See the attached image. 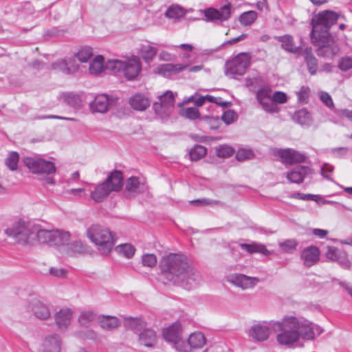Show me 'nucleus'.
<instances>
[{
	"instance_id": "1",
	"label": "nucleus",
	"mask_w": 352,
	"mask_h": 352,
	"mask_svg": "<svg viewBox=\"0 0 352 352\" xmlns=\"http://www.w3.org/2000/svg\"><path fill=\"white\" fill-rule=\"evenodd\" d=\"M159 266L167 280L186 289L195 287L200 282L199 274L188 264L187 258L183 254L170 253L163 256Z\"/></svg>"
},
{
	"instance_id": "2",
	"label": "nucleus",
	"mask_w": 352,
	"mask_h": 352,
	"mask_svg": "<svg viewBox=\"0 0 352 352\" xmlns=\"http://www.w3.org/2000/svg\"><path fill=\"white\" fill-rule=\"evenodd\" d=\"M298 324V318L294 316H286L281 322H270L272 329L280 331L276 336L279 344L289 346L299 340L300 333L296 328Z\"/></svg>"
},
{
	"instance_id": "3",
	"label": "nucleus",
	"mask_w": 352,
	"mask_h": 352,
	"mask_svg": "<svg viewBox=\"0 0 352 352\" xmlns=\"http://www.w3.org/2000/svg\"><path fill=\"white\" fill-rule=\"evenodd\" d=\"M38 226L19 221L5 230L6 234L15 243L23 245H34Z\"/></svg>"
},
{
	"instance_id": "4",
	"label": "nucleus",
	"mask_w": 352,
	"mask_h": 352,
	"mask_svg": "<svg viewBox=\"0 0 352 352\" xmlns=\"http://www.w3.org/2000/svg\"><path fill=\"white\" fill-rule=\"evenodd\" d=\"M87 234L102 254H108L114 246L116 239L109 228L100 225H93L87 230Z\"/></svg>"
},
{
	"instance_id": "5",
	"label": "nucleus",
	"mask_w": 352,
	"mask_h": 352,
	"mask_svg": "<svg viewBox=\"0 0 352 352\" xmlns=\"http://www.w3.org/2000/svg\"><path fill=\"white\" fill-rule=\"evenodd\" d=\"M310 35L311 43L316 47V52L318 56L332 58L338 54L340 47L330 34H313L311 32Z\"/></svg>"
},
{
	"instance_id": "6",
	"label": "nucleus",
	"mask_w": 352,
	"mask_h": 352,
	"mask_svg": "<svg viewBox=\"0 0 352 352\" xmlns=\"http://www.w3.org/2000/svg\"><path fill=\"white\" fill-rule=\"evenodd\" d=\"M106 68L115 74L122 73L126 78L132 80L141 71V64L137 58L128 59L126 61L113 59L106 63Z\"/></svg>"
},
{
	"instance_id": "7",
	"label": "nucleus",
	"mask_w": 352,
	"mask_h": 352,
	"mask_svg": "<svg viewBox=\"0 0 352 352\" xmlns=\"http://www.w3.org/2000/svg\"><path fill=\"white\" fill-rule=\"evenodd\" d=\"M65 233L58 229H41L38 226L36 244L41 243L59 250L65 246Z\"/></svg>"
},
{
	"instance_id": "8",
	"label": "nucleus",
	"mask_w": 352,
	"mask_h": 352,
	"mask_svg": "<svg viewBox=\"0 0 352 352\" xmlns=\"http://www.w3.org/2000/svg\"><path fill=\"white\" fill-rule=\"evenodd\" d=\"M251 56L248 53L241 52L232 60H228L225 65L226 76L235 78L243 76L250 66Z\"/></svg>"
},
{
	"instance_id": "9",
	"label": "nucleus",
	"mask_w": 352,
	"mask_h": 352,
	"mask_svg": "<svg viewBox=\"0 0 352 352\" xmlns=\"http://www.w3.org/2000/svg\"><path fill=\"white\" fill-rule=\"evenodd\" d=\"M338 21V15L333 11L327 10L324 12L319 13L315 19H312V30L313 34L322 33L329 34L330 28Z\"/></svg>"
},
{
	"instance_id": "10",
	"label": "nucleus",
	"mask_w": 352,
	"mask_h": 352,
	"mask_svg": "<svg viewBox=\"0 0 352 352\" xmlns=\"http://www.w3.org/2000/svg\"><path fill=\"white\" fill-rule=\"evenodd\" d=\"M24 165L34 174L54 173L56 170L54 164L38 157H26L23 160Z\"/></svg>"
},
{
	"instance_id": "11",
	"label": "nucleus",
	"mask_w": 352,
	"mask_h": 352,
	"mask_svg": "<svg viewBox=\"0 0 352 352\" xmlns=\"http://www.w3.org/2000/svg\"><path fill=\"white\" fill-rule=\"evenodd\" d=\"M182 329L179 322H175L164 329L163 337L165 340L171 343L178 352H188V346L181 338Z\"/></svg>"
},
{
	"instance_id": "12",
	"label": "nucleus",
	"mask_w": 352,
	"mask_h": 352,
	"mask_svg": "<svg viewBox=\"0 0 352 352\" xmlns=\"http://www.w3.org/2000/svg\"><path fill=\"white\" fill-rule=\"evenodd\" d=\"M272 90L269 85H262L256 92V99L262 109L268 113H276L277 106L272 101Z\"/></svg>"
},
{
	"instance_id": "13",
	"label": "nucleus",
	"mask_w": 352,
	"mask_h": 352,
	"mask_svg": "<svg viewBox=\"0 0 352 352\" xmlns=\"http://www.w3.org/2000/svg\"><path fill=\"white\" fill-rule=\"evenodd\" d=\"M117 98L107 94H98L89 103L92 113H104L116 104Z\"/></svg>"
},
{
	"instance_id": "14",
	"label": "nucleus",
	"mask_w": 352,
	"mask_h": 352,
	"mask_svg": "<svg viewBox=\"0 0 352 352\" xmlns=\"http://www.w3.org/2000/svg\"><path fill=\"white\" fill-rule=\"evenodd\" d=\"M27 309L40 320H47L51 316L48 307L36 297H31L28 300Z\"/></svg>"
},
{
	"instance_id": "15",
	"label": "nucleus",
	"mask_w": 352,
	"mask_h": 352,
	"mask_svg": "<svg viewBox=\"0 0 352 352\" xmlns=\"http://www.w3.org/2000/svg\"><path fill=\"white\" fill-rule=\"evenodd\" d=\"M270 329H272L270 322H260L252 325L248 334L255 341L263 342L269 338Z\"/></svg>"
},
{
	"instance_id": "16",
	"label": "nucleus",
	"mask_w": 352,
	"mask_h": 352,
	"mask_svg": "<svg viewBox=\"0 0 352 352\" xmlns=\"http://www.w3.org/2000/svg\"><path fill=\"white\" fill-rule=\"evenodd\" d=\"M227 280L232 285L247 289L253 287L257 283V279L242 274H232L227 276Z\"/></svg>"
},
{
	"instance_id": "17",
	"label": "nucleus",
	"mask_w": 352,
	"mask_h": 352,
	"mask_svg": "<svg viewBox=\"0 0 352 352\" xmlns=\"http://www.w3.org/2000/svg\"><path fill=\"white\" fill-rule=\"evenodd\" d=\"M204 16L207 21H226L230 17V6L225 5L219 10L214 8L206 9L204 11Z\"/></svg>"
},
{
	"instance_id": "18",
	"label": "nucleus",
	"mask_w": 352,
	"mask_h": 352,
	"mask_svg": "<svg viewBox=\"0 0 352 352\" xmlns=\"http://www.w3.org/2000/svg\"><path fill=\"white\" fill-rule=\"evenodd\" d=\"M276 154L288 164L300 163L306 160V155L292 148L278 149Z\"/></svg>"
},
{
	"instance_id": "19",
	"label": "nucleus",
	"mask_w": 352,
	"mask_h": 352,
	"mask_svg": "<svg viewBox=\"0 0 352 352\" xmlns=\"http://www.w3.org/2000/svg\"><path fill=\"white\" fill-rule=\"evenodd\" d=\"M300 259L304 265L310 267L314 265L320 259V250L315 245H310L303 249L300 254Z\"/></svg>"
},
{
	"instance_id": "20",
	"label": "nucleus",
	"mask_w": 352,
	"mask_h": 352,
	"mask_svg": "<svg viewBox=\"0 0 352 352\" xmlns=\"http://www.w3.org/2000/svg\"><path fill=\"white\" fill-rule=\"evenodd\" d=\"M312 173V170L309 166H297L287 172L286 177L292 183L300 184L307 175Z\"/></svg>"
},
{
	"instance_id": "21",
	"label": "nucleus",
	"mask_w": 352,
	"mask_h": 352,
	"mask_svg": "<svg viewBox=\"0 0 352 352\" xmlns=\"http://www.w3.org/2000/svg\"><path fill=\"white\" fill-rule=\"evenodd\" d=\"M123 179L122 172L121 170H115L109 174L104 182L107 184L112 192H119L123 186Z\"/></svg>"
},
{
	"instance_id": "22",
	"label": "nucleus",
	"mask_w": 352,
	"mask_h": 352,
	"mask_svg": "<svg viewBox=\"0 0 352 352\" xmlns=\"http://www.w3.org/2000/svg\"><path fill=\"white\" fill-rule=\"evenodd\" d=\"M62 341L57 334L47 336L42 344V352H61Z\"/></svg>"
},
{
	"instance_id": "23",
	"label": "nucleus",
	"mask_w": 352,
	"mask_h": 352,
	"mask_svg": "<svg viewBox=\"0 0 352 352\" xmlns=\"http://www.w3.org/2000/svg\"><path fill=\"white\" fill-rule=\"evenodd\" d=\"M299 54L303 57L309 74L315 75L318 69V63L312 52L311 47H307L301 50Z\"/></svg>"
},
{
	"instance_id": "24",
	"label": "nucleus",
	"mask_w": 352,
	"mask_h": 352,
	"mask_svg": "<svg viewBox=\"0 0 352 352\" xmlns=\"http://www.w3.org/2000/svg\"><path fill=\"white\" fill-rule=\"evenodd\" d=\"M157 342L156 333L150 329H144L138 333V343L150 349L155 347Z\"/></svg>"
},
{
	"instance_id": "25",
	"label": "nucleus",
	"mask_w": 352,
	"mask_h": 352,
	"mask_svg": "<svg viewBox=\"0 0 352 352\" xmlns=\"http://www.w3.org/2000/svg\"><path fill=\"white\" fill-rule=\"evenodd\" d=\"M175 104V97L173 93L170 91H166L164 94L161 95L158 101L153 104L155 112L160 113L162 109H168L173 107Z\"/></svg>"
},
{
	"instance_id": "26",
	"label": "nucleus",
	"mask_w": 352,
	"mask_h": 352,
	"mask_svg": "<svg viewBox=\"0 0 352 352\" xmlns=\"http://www.w3.org/2000/svg\"><path fill=\"white\" fill-rule=\"evenodd\" d=\"M112 191L104 181L95 186L94 190L91 191L90 196L94 201L98 203L102 201Z\"/></svg>"
},
{
	"instance_id": "27",
	"label": "nucleus",
	"mask_w": 352,
	"mask_h": 352,
	"mask_svg": "<svg viewBox=\"0 0 352 352\" xmlns=\"http://www.w3.org/2000/svg\"><path fill=\"white\" fill-rule=\"evenodd\" d=\"M275 38L281 43V47L287 52L299 54L302 50L300 47L295 45L294 38L290 34L276 36Z\"/></svg>"
},
{
	"instance_id": "28",
	"label": "nucleus",
	"mask_w": 352,
	"mask_h": 352,
	"mask_svg": "<svg viewBox=\"0 0 352 352\" xmlns=\"http://www.w3.org/2000/svg\"><path fill=\"white\" fill-rule=\"evenodd\" d=\"M188 67L186 64L165 63L158 67L159 74L163 76L176 74Z\"/></svg>"
},
{
	"instance_id": "29",
	"label": "nucleus",
	"mask_w": 352,
	"mask_h": 352,
	"mask_svg": "<svg viewBox=\"0 0 352 352\" xmlns=\"http://www.w3.org/2000/svg\"><path fill=\"white\" fill-rule=\"evenodd\" d=\"M131 107L137 111H144L150 105L149 100L142 94H136L129 100Z\"/></svg>"
},
{
	"instance_id": "30",
	"label": "nucleus",
	"mask_w": 352,
	"mask_h": 352,
	"mask_svg": "<svg viewBox=\"0 0 352 352\" xmlns=\"http://www.w3.org/2000/svg\"><path fill=\"white\" fill-rule=\"evenodd\" d=\"M298 326L296 327L304 340H311L314 339V333L311 331V322L305 319L298 318Z\"/></svg>"
},
{
	"instance_id": "31",
	"label": "nucleus",
	"mask_w": 352,
	"mask_h": 352,
	"mask_svg": "<svg viewBox=\"0 0 352 352\" xmlns=\"http://www.w3.org/2000/svg\"><path fill=\"white\" fill-rule=\"evenodd\" d=\"M206 344V338L202 333H193L190 335L188 342H185V345L188 346V352L191 349H199L204 346Z\"/></svg>"
},
{
	"instance_id": "32",
	"label": "nucleus",
	"mask_w": 352,
	"mask_h": 352,
	"mask_svg": "<svg viewBox=\"0 0 352 352\" xmlns=\"http://www.w3.org/2000/svg\"><path fill=\"white\" fill-rule=\"evenodd\" d=\"M239 246L249 254L260 253L265 256L270 254V252L266 248L265 245L255 242L252 243H241Z\"/></svg>"
},
{
	"instance_id": "33",
	"label": "nucleus",
	"mask_w": 352,
	"mask_h": 352,
	"mask_svg": "<svg viewBox=\"0 0 352 352\" xmlns=\"http://www.w3.org/2000/svg\"><path fill=\"white\" fill-rule=\"evenodd\" d=\"M293 120L305 126H309L312 123L311 113L305 109H301L296 111L293 116Z\"/></svg>"
},
{
	"instance_id": "34",
	"label": "nucleus",
	"mask_w": 352,
	"mask_h": 352,
	"mask_svg": "<svg viewBox=\"0 0 352 352\" xmlns=\"http://www.w3.org/2000/svg\"><path fill=\"white\" fill-rule=\"evenodd\" d=\"M98 322L101 328L107 331H112L119 326V320L114 316H101L98 318Z\"/></svg>"
},
{
	"instance_id": "35",
	"label": "nucleus",
	"mask_w": 352,
	"mask_h": 352,
	"mask_svg": "<svg viewBox=\"0 0 352 352\" xmlns=\"http://www.w3.org/2000/svg\"><path fill=\"white\" fill-rule=\"evenodd\" d=\"M104 58L102 55L96 56L94 59L90 63L89 72L91 74L97 76L100 74L106 68V65L104 64Z\"/></svg>"
},
{
	"instance_id": "36",
	"label": "nucleus",
	"mask_w": 352,
	"mask_h": 352,
	"mask_svg": "<svg viewBox=\"0 0 352 352\" xmlns=\"http://www.w3.org/2000/svg\"><path fill=\"white\" fill-rule=\"evenodd\" d=\"M125 192L132 196H135L140 192V183L138 177H131L126 179Z\"/></svg>"
},
{
	"instance_id": "37",
	"label": "nucleus",
	"mask_w": 352,
	"mask_h": 352,
	"mask_svg": "<svg viewBox=\"0 0 352 352\" xmlns=\"http://www.w3.org/2000/svg\"><path fill=\"white\" fill-rule=\"evenodd\" d=\"M54 320L57 329L64 330L66 329V309H60L54 314Z\"/></svg>"
},
{
	"instance_id": "38",
	"label": "nucleus",
	"mask_w": 352,
	"mask_h": 352,
	"mask_svg": "<svg viewBox=\"0 0 352 352\" xmlns=\"http://www.w3.org/2000/svg\"><path fill=\"white\" fill-rule=\"evenodd\" d=\"M184 10L177 5L170 6L165 12V16L166 17L173 19H178L184 16Z\"/></svg>"
},
{
	"instance_id": "39",
	"label": "nucleus",
	"mask_w": 352,
	"mask_h": 352,
	"mask_svg": "<svg viewBox=\"0 0 352 352\" xmlns=\"http://www.w3.org/2000/svg\"><path fill=\"white\" fill-rule=\"evenodd\" d=\"M257 16V12L255 11L245 12L240 15L239 21L244 26L250 25L256 21Z\"/></svg>"
},
{
	"instance_id": "40",
	"label": "nucleus",
	"mask_w": 352,
	"mask_h": 352,
	"mask_svg": "<svg viewBox=\"0 0 352 352\" xmlns=\"http://www.w3.org/2000/svg\"><path fill=\"white\" fill-rule=\"evenodd\" d=\"M207 153V149L201 145H195L189 152L190 158L192 161H197L204 157Z\"/></svg>"
},
{
	"instance_id": "41",
	"label": "nucleus",
	"mask_w": 352,
	"mask_h": 352,
	"mask_svg": "<svg viewBox=\"0 0 352 352\" xmlns=\"http://www.w3.org/2000/svg\"><path fill=\"white\" fill-rule=\"evenodd\" d=\"M96 319V314L92 311H85L80 314L78 322L81 326L87 327Z\"/></svg>"
},
{
	"instance_id": "42",
	"label": "nucleus",
	"mask_w": 352,
	"mask_h": 352,
	"mask_svg": "<svg viewBox=\"0 0 352 352\" xmlns=\"http://www.w3.org/2000/svg\"><path fill=\"white\" fill-rule=\"evenodd\" d=\"M93 50L91 47L85 46L81 47L78 52L75 54V56L82 63H86L93 56Z\"/></svg>"
},
{
	"instance_id": "43",
	"label": "nucleus",
	"mask_w": 352,
	"mask_h": 352,
	"mask_svg": "<svg viewBox=\"0 0 352 352\" xmlns=\"http://www.w3.org/2000/svg\"><path fill=\"white\" fill-rule=\"evenodd\" d=\"M116 250L127 258H131L135 253V248L131 244H120L116 248Z\"/></svg>"
},
{
	"instance_id": "44",
	"label": "nucleus",
	"mask_w": 352,
	"mask_h": 352,
	"mask_svg": "<svg viewBox=\"0 0 352 352\" xmlns=\"http://www.w3.org/2000/svg\"><path fill=\"white\" fill-rule=\"evenodd\" d=\"M67 104L72 107L74 109H78L82 107V96L74 93H67Z\"/></svg>"
},
{
	"instance_id": "45",
	"label": "nucleus",
	"mask_w": 352,
	"mask_h": 352,
	"mask_svg": "<svg viewBox=\"0 0 352 352\" xmlns=\"http://www.w3.org/2000/svg\"><path fill=\"white\" fill-rule=\"evenodd\" d=\"M254 157V151L250 148H241L238 149L236 153V159L239 162L251 160Z\"/></svg>"
},
{
	"instance_id": "46",
	"label": "nucleus",
	"mask_w": 352,
	"mask_h": 352,
	"mask_svg": "<svg viewBox=\"0 0 352 352\" xmlns=\"http://www.w3.org/2000/svg\"><path fill=\"white\" fill-rule=\"evenodd\" d=\"M298 242L296 239H287L279 243L280 248L285 252L291 253L296 250Z\"/></svg>"
},
{
	"instance_id": "47",
	"label": "nucleus",
	"mask_w": 352,
	"mask_h": 352,
	"mask_svg": "<svg viewBox=\"0 0 352 352\" xmlns=\"http://www.w3.org/2000/svg\"><path fill=\"white\" fill-rule=\"evenodd\" d=\"M19 158V155L16 152L12 151L9 153L5 160V164L10 170H16Z\"/></svg>"
},
{
	"instance_id": "48",
	"label": "nucleus",
	"mask_w": 352,
	"mask_h": 352,
	"mask_svg": "<svg viewBox=\"0 0 352 352\" xmlns=\"http://www.w3.org/2000/svg\"><path fill=\"white\" fill-rule=\"evenodd\" d=\"M126 324L132 330L140 332L144 330L146 327L145 322L140 318H130Z\"/></svg>"
},
{
	"instance_id": "49",
	"label": "nucleus",
	"mask_w": 352,
	"mask_h": 352,
	"mask_svg": "<svg viewBox=\"0 0 352 352\" xmlns=\"http://www.w3.org/2000/svg\"><path fill=\"white\" fill-rule=\"evenodd\" d=\"M141 51L142 58L146 61L151 60L157 52V48L151 45L143 46Z\"/></svg>"
},
{
	"instance_id": "50",
	"label": "nucleus",
	"mask_w": 352,
	"mask_h": 352,
	"mask_svg": "<svg viewBox=\"0 0 352 352\" xmlns=\"http://www.w3.org/2000/svg\"><path fill=\"white\" fill-rule=\"evenodd\" d=\"M180 114L189 120H195L200 116L199 110L195 107L184 109L181 110Z\"/></svg>"
},
{
	"instance_id": "51",
	"label": "nucleus",
	"mask_w": 352,
	"mask_h": 352,
	"mask_svg": "<svg viewBox=\"0 0 352 352\" xmlns=\"http://www.w3.org/2000/svg\"><path fill=\"white\" fill-rule=\"evenodd\" d=\"M234 153V148L228 145H222L217 148V155L219 157L227 158Z\"/></svg>"
},
{
	"instance_id": "52",
	"label": "nucleus",
	"mask_w": 352,
	"mask_h": 352,
	"mask_svg": "<svg viewBox=\"0 0 352 352\" xmlns=\"http://www.w3.org/2000/svg\"><path fill=\"white\" fill-rule=\"evenodd\" d=\"M142 262L144 266L153 267L157 264V257L154 254H145L142 257Z\"/></svg>"
},
{
	"instance_id": "53",
	"label": "nucleus",
	"mask_w": 352,
	"mask_h": 352,
	"mask_svg": "<svg viewBox=\"0 0 352 352\" xmlns=\"http://www.w3.org/2000/svg\"><path fill=\"white\" fill-rule=\"evenodd\" d=\"M238 118L237 114L233 110L226 111L221 116V120L226 124H230Z\"/></svg>"
},
{
	"instance_id": "54",
	"label": "nucleus",
	"mask_w": 352,
	"mask_h": 352,
	"mask_svg": "<svg viewBox=\"0 0 352 352\" xmlns=\"http://www.w3.org/2000/svg\"><path fill=\"white\" fill-rule=\"evenodd\" d=\"M338 67L340 70L344 72L352 69V57L345 56L340 58L338 62Z\"/></svg>"
},
{
	"instance_id": "55",
	"label": "nucleus",
	"mask_w": 352,
	"mask_h": 352,
	"mask_svg": "<svg viewBox=\"0 0 352 352\" xmlns=\"http://www.w3.org/2000/svg\"><path fill=\"white\" fill-rule=\"evenodd\" d=\"M289 197L290 198H293V199L304 200V201L311 200V201H318V195H312V194H304V193H301V192H296V193H294V194L291 195L289 196Z\"/></svg>"
},
{
	"instance_id": "56",
	"label": "nucleus",
	"mask_w": 352,
	"mask_h": 352,
	"mask_svg": "<svg viewBox=\"0 0 352 352\" xmlns=\"http://www.w3.org/2000/svg\"><path fill=\"white\" fill-rule=\"evenodd\" d=\"M342 252V251L340 250L336 247L329 246L326 252V257L329 260L336 261L338 260V256H340Z\"/></svg>"
},
{
	"instance_id": "57",
	"label": "nucleus",
	"mask_w": 352,
	"mask_h": 352,
	"mask_svg": "<svg viewBox=\"0 0 352 352\" xmlns=\"http://www.w3.org/2000/svg\"><path fill=\"white\" fill-rule=\"evenodd\" d=\"M320 99L328 108L331 110L335 109V105L333 102L331 96L325 91H322L320 93Z\"/></svg>"
},
{
	"instance_id": "58",
	"label": "nucleus",
	"mask_w": 352,
	"mask_h": 352,
	"mask_svg": "<svg viewBox=\"0 0 352 352\" xmlns=\"http://www.w3.org/2000/svg\"><path fill=\"white\" fill-rule=\"evenodd\" d=\"M272 101L274 104H284L287 101V96L284 92L275 91L272 96Z\"/></svg>"
},
{
	"instance_id": "59",
	"label": "nucleus",
	"mask_w": 352,
	"mask_h": 352,
	"mask_svg": "<svg viewBox=\"0 0 352 352\" xmlns=\"http://www.w3.org/2000/svg\"><path fill=\"white\" fill-rule=\"evenodd\" d=\"M336 262L343 268L349 269L351 267V262L348 258L347 254L345 252H342L338 256Z\"/></svg>"
},
{
	"instance_id": "60",
	"label": "nucleus",
	"mask_w": 352,
	"mask_h": 352,
	"mask_svg": "<svg viewBox=\"0 0 352 352\" xmlns=\"http://www.w3.org/2000/svg\"><path fill=\"white\" fill-rule=\"evenodd\" d=\"M334 170V166L328 163H324L321 167V175L322 176L330 181H332V178L329 175V173H331Z\"/></svg>"
},
{
	"instance_id": "61",
	"label": "nucleus",
	"mask_w": 352,
	"mask_h": 352,
	"mask_svg": "<svg viewBox=\"0 0 352 352\" xmlns=\"http://www.w3.org/2000/svg\"><path fill=\"white\" fill-rule=\"evenodd\" d=\"M349 151L347 147H337L330 149V153L335 157L342 158L344 157Z\"/></svg>"
},
{
	"instance_id": "62",
	"label": "nucleus",
	"mask_w": 352,
	"mask_h": 352,
	"mask_svg": "<svg viewBox=\"0 0 352 352\" xmlns=\"http://www.w3.org/2000/svg\"><path fill=\"white\" fill-rule=\"evenodd\" d=\"M49 274L57 278H65L66 276V271L63 268H58L52 267L49 270Z\"/></svg>"
},
{
	"instance_id": "63",
	"label": "nucleus",
	"mask_w": 352,
	"mask_h": 352,
	"mask_svg": "<svg viewBox=\"0 0 352 352\" xmlns=\"http://www.w3.org/2000/svg\"><path fill=\"white\" fill-rule=\"evenodd\" d=\"M309 91L308 87L302 86L297 93L298 100L301 102H305L309 98Z\"/></svg>"
},
{
	"instance_id": "64",
	"label": "nucleus",
	"mask_w": 352,
	"mask_h": 352,
	"mask_svg": "<svg viewBox=\"0 0 352 352\" xmlns=\"http://www.w3.org/2000/svg\"><path fill=\"white\" fill-rule=\"evenodd\" d=\"M79 337L83 339H95L96 338V333L91 329H88L85 331H80L79 333Z\"/></svg>"
}]
</instances>
